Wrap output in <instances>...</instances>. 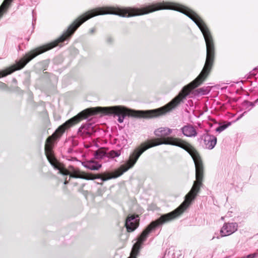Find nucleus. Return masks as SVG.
<instances>
[{"label": "nucleus", "instance_id": "obj_1", "mask_svg": "<svg viewBox=\"0 0 258 258\" xmlns=\"http://www.w3.org/2000/svg\"><path fill=\"white\" fill-rule=\"evenodd\" d=\"M172 130L168 127H160L154 131L155 135L157 137H163L150 140L147 143H142L141 146L136 148L130 154L128 160L117 169L115 172V176L107 177H117L124 172L133 167L137 162L142 154L150 148L162 144L170 145L179 147L184 149L192 157L196 167V177H203L204 175V167L201 158L197 151L188 143L180 139L172 137H165L170 135ZM63 175H69V177H85L79 174V171L73 166L68 168L63 164ZM90 177H102L101 176H91Z\"/></svg>", "mask_w": 258, "mask_h": 258}, {"label": "nucleus", "instance_id": "obj_2", "mask_svg": "<svg viewBox=\"0 0 258 258\" xmlns=\"http://www.w3.org/2000/svg\"><path fill=\"white\" fill-rule=\"evenodd\" d=\"M203 178H196L192 187L185 196L184 201L175 210L169 213L164 214L170 221L181 215L196 198L202 187Z\"/></svg>", "mask_w": 258, "mask_h": 258}, {"label": "nucleus", "instance_id": "obj_3", "mask_svg": "<svg viewBox=\"0 0 258 258\" xmlns=\"http://www.w3.org/2000/svg\"><path fill=\"white\" fill-rule=\"evenodd\" d=\"M138 217V215H128L126 219L125 227L128 232H131L135 230L139 225V219H136Z\"/></svg>", "mask_w": 258, "mask_h": 258}, {"label": "nucleus", "instance_id": "obj_4", "mask_svg": "<svg viewBox=\"0 0 258 258\" xmlns=\"http://www.w3.org/2000/svg\"><path fill=\"white\" fill-rule=\"evenodd\" d=\"M201 139L203 141V146L206 149L210 150L213 149L217 143V138L207 133L203 134Z\"/></svg>", "mask_w": 258, "mask_h": 258}, {"label": "nucleus", "instance_id": "obj_5", "mask_svg": "<svg viewBox=\"0 0 258 258\" xmlns=\"http://www.w3.org/2000/svg\"><path fill=\"white\" fill-rule=\"evenodd\" d=\"M237 229L236 223H226L222 227L220 233L222 236H226L231 235Z\"/></svg>", "mask_w": 258, "mask_h": 258}, {"label": "nucleus", "instance_id": "obj_6", "mask_svg": "<svg viewBox=\"0 0 258 258\" xmlns=\"http://www.w3.org/2000/svg\"><path fill=\"white\" fill-rule=\"evenodd\" d=\"M183 134L186 137H193L197 135V132L191 125H185L181 128Z\"/></svg>", "mask_w": 258, "mask_h": 258}, {"label": "nucleus", "instance_id": "obj_7", "mask_svg": "<svg viewBox=\"0 0 258 258\" xmlns=\"http://www.w3.org/2000/svg\"><path fill=\"white\" fill-rule=\"evenodd\" d=\"M82 165L86 168L95 170L99 169L101 165L94 160L86 161L82 162Z\"/></svg>", "mask_w": 258, "mask_h": 258}, {"label": "nucleus", "instance_id": "obj_8", "mask_svg": "<svg viewBox=\"0 0 258 258\" xmlns=\"http://www.w3.org/2000/svg\"><path fill=\"white\" fill-rule=\"evenodd\" d=\"M13 0H5L0 6V19Z\"/></svg>", "mask_w": 258, "mask_h": 258}, {"label": "nucleus", "instance_id": "obj_9", "mask_svg": "<svg viewBox=\"0 0 258 258\" xmlns=\"http://www.w3.org/2000/svg\"><path fill=\"white\" fill-rule=\"evenodd\" d=\"M121 154L120 150H111L109 152L106 153V157L111 158H114L115 157H119Z\"/></svg>", "mask_w": 258, "mask_h": 258}, {"label": "nucleus", "instance_id": "obj_10", "mask_svg": "<svg viewBox=\"0 0 258 258\" xmlns=\"http://www.w3.org/2000/svg\"><path fill=\"white\" fill-rule=\"evenodd\" d=\"M196 91L198 95H206L210 91V88L209 87H204L197 89Z\"/></svg>", "mask_w": 258, "mask_h": 258}, {"label": "nucleus", "instance_id": "obj_11", "mask_svg": "<svg viewBox=\"0 0 258 258\" xmlns=\"http://www.w3.org/2000/svg\"><path fill=\"white\" fill-rule=\"evenodd\" d=\"M242 106L249 111L254 106V104L248 101H244L242 103Z\"/></svg>", "mask_w": 258, "mask_h": 258}, {"label": "nucleus", "instance_id": "obj_12", "mask_svg": "<svg viewBox=\"0 0 258 258\" xmlns=\"http://www.w3.org/2000/svg\"><path fill=\"white\" fill-rule=\"evenodd\" d=\"M104 156H106V153L103 151L98 150L94 154V157L96 159H102Z\"/></svg>", "mask_w": 258, "mask_h": 258}, {"label": "nucleus", "instance_id": "obj_13", "mask_svg": "<svg viewBox=\"0 0 258 258\" xmlns=\"http://www.w3.org/2000/svg\"><path fill=\"white\" fill-rule=\"evenodd\" d=\"M228 124H224L222 125L219 126L218 127L216 128V131L217 132L220 133L222 131H223L224 130H225L228 126Z\"/></svg>", "mask_w": 258, "mask_h": 258}, {"label": "nucleus", "instance_id": "obj_14", "mask_svg": "<svg viewBox=\"0 0 258 258\" xmlns=\"http://www.w3.org/2000/svg\"><path fill=\"white\" fill-rule=\"evenodd\" d=\"M0 89L6 90V91H10V88L8 87L7 85H6L5 83H3L2 82H0Z\"/></svg>", "mask_w": 258, "mask_h": 258}, {"label": "nucleus", "instance_id": "obj_15", "mask_svg": "<svg viewBox=\"0 0 258 258\" xmlns=\"http://www.w3.org/2000/svg\"><path fill=\"white\" fill-rule=\"evenodd\" d=\"M257 256V254L255 253L249 254L247 255V258H255Z\"/></svg>", "mask_w": 258, "mask_h": 258}, {"label": "nucleus", "instance_id": "obj_16", "mask_svg": "<svg viewBox=\"0 0 258 258\" xmlns=\"http://www.w3.org/2000/svg\"><path fill=\"white\" fill-rule=\"evenodd\" d=\"M96 32V28H92L89 30V33L91 34H94Z\"/></svg>", "mask_w": 258, "mask_h": 258}, {"label": "nucleus", "instance_id": "obj_17", "mask_svg": "<svg viewBox=\"0 0 258 258\" xmlns=\"http://www.w3.org/2000/svg\"><path fill=\"white\" fill-rule=\"evenodd\" d=\"M107 41L108 42H112V38L109 37V38H108L107 39Z\"/></svg>", "mask_w": 258, "mask_h": 258}, {"label": "nucleus", "instance_id": "obj_18", "mask_svg": "<svg viewBox=\"0 0 258 258\" xmlns=\"http://www.w3.org/2000/svg\"><path fill=\"white\" fill-rule=\"evenodd\" d=\"M246 112V111H245V112H244L242 114H241L240 115V117H242Z\"/></svg>", "mask_w": 258, "mask_h": 258}, {"label": "nucleus", "instance_id": "obj_19", "mask_svg": "<svg viewBox=\"0 0 258 258\" xmlns=\"http://www.w3.org/2000/svg\"><path fill=\"white\" fill-rule=\"evenodd\" d=\"M246 112V111H245V112H244L242 114H241L240 115V117H242Z\"/></svg>", "mask_w": 258, "mask_h": 258}, {"label": "nucleus", "instance_id": "obj_20", "mask_svg": "<svg viewBox=\"0 0 258 258\" xmlns=\"http://www.w3.org/2000/svg\"><path fill=\"white\" fill-rule=\"evenodd\" d=\"M101 179H102V180H106L109 179L110 178H101Z\"/></svg>", "mask_w": 258, "mask_h": 258}, {"label": "nucleus", "instance_id": "obj_21", "mask_svg": "<svg viewBox=\"0 0 258 258\" xmlns=\"http://www.w3.org/2000/svg\"><path fill=\"white\" fill-rule=\"evenodd\" d=\"M85 179H94L95 178H85Z\"/></svg>", "mask_w": 258, "mask_h": 258}, {"label": "nucleus", "instance_id": "obj_22", "mask_svg": "<svg viewBox=\"0 0 258 258\" xmlns=\"http://www.w3.org/2000/svg\"><path fill=\"white\" fill-rule=\"evenodd\" d=\"M255 102H258V98L255 100Z\"/></svg>", "mask_w": 258, "mask_h": 258}, {"label": "nucleus", "instance_id": "obj_23", "mask_svg": "<svg viewBox=\"0 0 258 258\" xmlns=\"http://www.w3.org/2000/svg\"><path fill=\"white\" fill-rule=\"evenodd\" d=\"M13 81H14V82H16V79H13Z\"/></svg>", "mask_w": 258, "mask_h": 258}]
</instances>
